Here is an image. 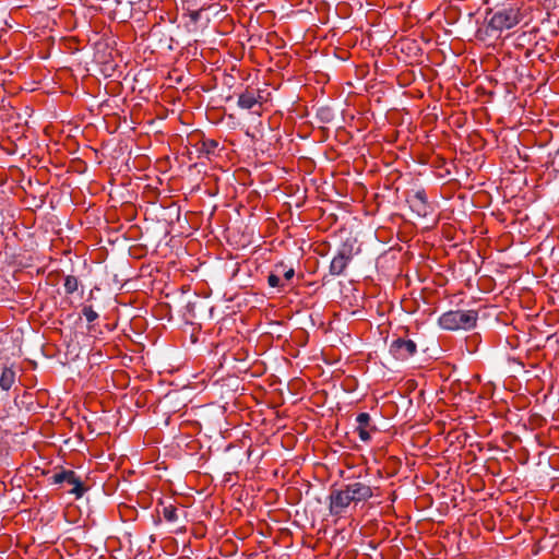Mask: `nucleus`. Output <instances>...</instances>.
<instances>
[{
  "mask_svg": "<svg viewBox=\"0 0 559 559\" xmlns=\"http://www.w3.org/2000/svg\"><path fill=\"white\" fill-rule=\"evenodd\" d=\"M522 21L520 9L516 4H509L507 7L498 8L491 12L488 22V29L490 32L501 33L518 25Z\"/></svg>",
  "mask_w": 559,
  "mask_h": 559,
  "instance_id": "f257e3e1",
  "label": "nucleus"
},
{
  "mask_svg": "<svg viewBox=\"0 0 559 559\" xmlns=\"http://www.w3.org/2000/svg\"><path fill=\"white\" fill-rule=\"evenodd\" d=\"M478 314L474 310L448 311L439 318V325L444 330H468L476 325Z\"/></svg>",
  "mask_w": 559,
  "mask_h": 559,
  "instance_id": "f03ea898",
  "label": "nucleus"
},
{
  "mask_svg": "<svg viewBox=\"0 0 559 559\" xmlns=\"http://www.w3.org/2000/svg\"><path fill=\"white\" fill-rule=\"evenodd\" d=\"M261 98H262V96L260 95L259 92H255L252 90L251 91L247 90L246 92H243L239 95L238 106L241 107L242 109H251L257 104L260 103Z\"/></svg>",
  "mask_w": 559,
  "mask_h": 559,
  "instance_id": "9d476101",
  "label": "nucleus"
},
{
  "mask_svg": "<svg viewBox=\"0 0 559 559\" xmlns=\"http://www.w3.org/2000/svg\"><path fill=\"white\" fill-rule=\"evenodd\" d=\"M352 248L349 246H343L338 253L333 258L330 272L333 275H341L345 271L347 264L352 260Z\"/></svg>",
  "mask_w": 559,
  "mask_h": 559,
  "instance_id": "0eeeda50",
  "label": "nucleus"
},
{
  "mask_svg": "<svg viewBox=\"0 0 559 559\" xmlns=\"http://www.w3.org/2000/svg\"><path fill=\"white\" fill-rule=\"evenodd\" d=\"M391 354L400 360H406L417 352V345L412 340L396 338L390 345Z\"/></svg>",
  "mask_w": 559,
  "mask_h": 559,
  "instance_id": "423d86ee",
  "label": "nucleus"
},
{
  "mask_svg": "<svg viewBox=\"0 0 559 559\" xmlns=\"http://www.w3.org/2000/svg\"><path fill=\"white\" fill-rule=\"evenodd\" d=\"M82 311L87 322H94L98 318V313L92 307H84Z\"/></svg>",
  "mask_w": 559,
  "mask_h": 559,
  "instance_id": "2eb2a0df",
  "label": "nucleus"
},
{
  "mask_svg": "<svg viewBox=\"0 0 559 559\" xmlns=\"http://www.w3.org/2000/svg\"><path fill=\"white\" fill-rule=\"evenodd\" d=\"M216 146H217V143H216L215 141H211V142L209 143V147H211V148H214V147H216Z\"/></svg>",
  "mask_w": 559,
  "mask_h": 559,
  "instance_id": "f3484780",
  "label": "nucleus"
},
{
  "mask_svg": "<svg viewBox=\"0 0 559 559\" xmlns=\"http://www.w3.org/2000/svg\"><path fill=\"white\" fill-rule=\"evenodd\" d=\"M356 431L361 441L368 442L371 439V432L376 431V427L371 424V417L368 413H360L357 418Z\"/></svg>",
  "mask_w": 559,
  "mask_h": 559,
  "instance_id": "1a4fd4ad",
  "label": "nucleus"
},
{
  "mask_svg": "<svg viewBox=\"0 0 559 559\" xmlns=\"http://www.w3.org/2000/svg\"><path fill=\"white\" fill-rule=\"evenodd\" d=\"M267 283L271 287H278L281 285V278L278 273H272L267 277Z\"/></svg>",
  "mask_w": 559,
  "mask_h": 559,
  "instance_id": "dca6fc26",
  "label": "nucleus"
},
{
  "mask_svg": "<svg viewBox=\"0 0 559 559\" xmlns=\"http://www.w3.org/2000/svg\"><path fill=\"white\" fill-rule=\"evenodd\" d=\"M556 158H559V150H558V152H557V154H556Z\"/></svg>",
  "mask_w": 559,
  "mask_h": 559,
  "instance_id": "a211bd4d",
  "label": "nucleus"
},
{
  "mask_svg": "<svg viewBox=\"0 0 559 559\" xmlns=\"http://www.w3.org/2000/svg\"><path fill=\"white\" fill-rule=\"evenodd\" d=\"M347 493L349 495L350 501L354 504L367 501L373 496L372 488L361 481H354L344 485Z\"/></svg>",
  "mask_w": 559,
  "mask_h": 559,
  "instance_id": "39448f33",
  "label": "nucleus"
},
{
  "mask_svg": "<svg viewBox=\"0 0 559 559\" xmlns=\"http://www.w3.org/2000/svg\"><path fill=\"white\" fill-rule=\"evenodd\" d=\"M63 287L67 294H73L79 287L78 278L73 275L66 276Z\"/></svg>",
  "mask_w": 559,
  "mask_h": 559,
  "instance_id": "f8f14e48",
  "label": "nucleus"
},
{
  "mask_svg": "<svg viewBox=\"0 0 559 559\" xmlns=\"http://www.w3.org/2000/svg\"><path fill=\"white\" fill-rule=\"evenodd\" d=\"M409 207L419 217H426L429 213V205L427 203L426 194L424 191H417L409 195L407 199Z\"/></svg>",
  "mask_w": 559,
  "mask_h": 559,
  "instance_id": "6e6552de",
  "label": "nucleus"
},
{
  "mask_svg": "<svg viewBox=\"0 0 559 559\" xmlns=\"http://www.w3.org/2000/svg\"><path fill=\"white\" fill-rule=\"evenodd\" d=\"M329 509L332 515L343 514L352 503L344 486L340 489H333L329 496Z\"/></svg>",
  "mask_w": 559,
  "mask_h": 559,
  "instance_id": "20e7f679",
  "label": "nucleus"
},
{
  "mask_svg": "<svg viewBox=\"0 0 559 559\" xmlns=\"http://www.w3.org/2000/svg\"><path fill=\"white\" fill-rule=\"evenodd\" d=\"M15 381V372L10 368H4L0 377V388L4 391L11 389Z\"/></svg>",
  "mask_w": 559,
  "mask_h": 559,
  "instance_id": "9b49d317",
  "label": "nucleus"
},
{
  "mask_svg": "<svg viewBox=\"0 0 559 559\" xmlns=\"http://www.w3.org/2000/svg\"><path fill=\"white\" fill-rule=\"evenodd\" d=\"M163 516L168 522H176L178 520L177 509L171 504L164 507Z\"/></svg>",
  "mask_w": 559,
  "mask_h": 559,
  "instance_id": "ddd939ff",
  "label": "nucleus"
},
{
  "mask_svg": "<svg viewBox=\"0 0 559 559\" xmlns=\"http://www.w3.org/2000/svg\"><path fill=\"white\" fill-rule=\"evenodd\" d=\"M275 272L278 273V275H283V277L286 281H290L295 275L294 269L293 267L286 269L284 264L276 265Z\"/></svg>",
  "mask_w": 559,
  "mask_h": 559,
  "instance_id": "4468645a",
  "label": "nucleus"
},
{
  "mask_svg": "<svg viewBox=\"0 0 559 559\" xmlns=\"http://www.w3.org/2000/svg\"><path fill=\"white\" fill-rule=\"evenodd\" d=\"M53 484H68L72 486L69 490L70 493L74 495L76 498H81L85 491V487L81 481L80 477L73 471L62 469L60 472L55 473L51 476Z\"/></svg>",
  "mask_w": 559,
  "mask_h": 559,
  "instance_id": "7ed1b4c3",
  "label": "nucleus"
}]
</instances>
